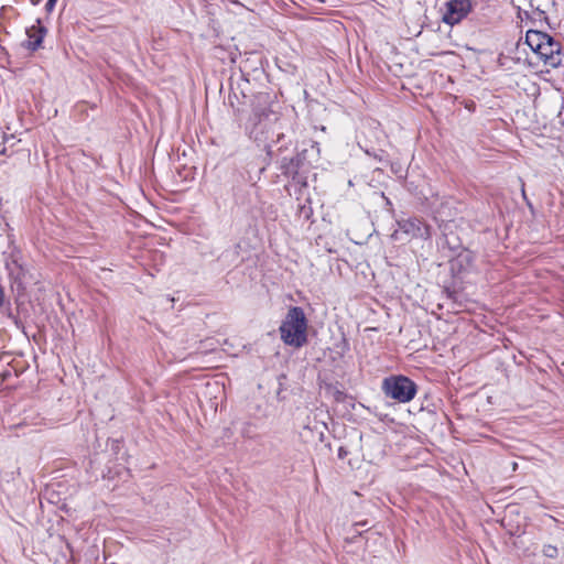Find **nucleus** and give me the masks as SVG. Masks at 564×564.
Here are the masks:
<instances>
[{
    "mask_svg": "<svg viewBox=\"0 0 564 564\" xmlns=\"http://www.w3.org/2000/svg\"><path fill=\"white\" fill-rule=\"evenodd\" d=\"M285 120L265 105L253 106L246 121L245 132L258 144L264 145L267 154L273 158L292 145V138L283 131Z\"/></svg>",
    "mask_w": 564,
    "mask_h": 564,
    "instance_id": "f257e3e1",
    "label": "nucleus"
},
{
    "mask_svg": "<svg viewBox=\"0 0 564 564\" xmlns=\"http://www.w3.org/2000/svg\"><path fill=\"white\" fill-rule=\"evenodd\" d=\"M525 43L545 66L557 68L563 65L564 48L558 41L546 32L528 30L525 33Z\"/></svg>",
    "mask_w": 564,
    "mask_h": 564,
    "instance_id": "f03ea898",
    "label": "nucleus"
},
{
    "mask_svg": "<svg viewBox=\"0 0 564 564\" xmlns=\"http://www.w3.org/2000/svg\"><path fill=\"white\" fill-rule=\"evenodd\" d=\"M319 154V145L317 142H311L310 148L303 149L293 158H283L280 170L283 175L291 177L292 183L302 187L307 186V172L314 159Z\"/></svg>",
    "mask_w": 564,
    "mask_h": 564,
    "instance_id": "7ed1b4c3",
    "label": "nucleus"
},
{
    "mask_svg": "<svg viewBox=\"0 0 564 564\" xmlns=\"http://www.w3.org/2000/svg\"><path fill=\"white\" fill-rule=\"evenodd\" d=\"M282 341L295 348H301L307 343V318L300 306H291L280 327Z\"/></svg>",
    "mask_w": 564,
    "mask_h": 564,
    "instance_id": "20e7f679",
    "label": "nucleus"
},
{
    "mask_svg": "<svg viewBox=\"0 0 564 564\" xmlns=\"http://www.w3.org/2000/svg\"><path fill=\"white\" fill-rule=\"evenodd\" d=\"M381 388L386 397L400 403L410 402L417 392L416 383L403 375H392L384 378Z\"/></svg>",
    "mask_w": 564,
    "mask_h": 564,
    "instance_id": "39448f33",
    "label": "nucleus"
},
{
    "mask_svg": "<svg viewBox=\"0 0 564 564\" xmlns=\"http://www.w3.org/2000/svg\"><path fill=\"white\" fill-rule=\"evenodd\" d=\"M3 260L8 276L12 285L23 288V278L25 275V268L22 261L21 250L13 243L9 242L6 251H3Z\"/></svg>",
    "mask_w": 564,
    "mask_h": 564,
    "instance_id": "423d86ee",
    "label": "nucleus"
},
{
    "mask_svg": "<svg viewBox=\"0 0 564 564\" xmlns=\"http://www.w3.org/2000/svg\"><path fill=\"white\" fill-rule=\"evenodd\" d=\"M470 10V0H449L446 3V12L443 15V21L448 25H455L466 18Z\"/></svg>",
    "mask_w": 564,
    "mask_h": 564,
    "instance_id": "0eeeda50",
    "label": "nucleus"
},
{
    "mask_svg": "<svg viewBox=\"0 0 564 564\" xmlns=\"http://www.w3.org/2000/svg\"><path fill=\"white\" fill-rule=\"evenodd\" d=\"M397 225L400 231L410 238L430 239V226L416 217L398 219Z\"/></svg>",
    "mask_w": 564,
    "mask_h": 564,
    "instance_id": "6e6552de",
    "label": "nucleus"
},
{
    "mask_svg": "<svg viewBox=\"0 0 564 564\" xmlns=\"http://www.w3.org/2000/svg\"><path fill=\"white\" fill-rule=\"evenodd\" d=\"M47 33V29L42 24L41 19H36L35 24L26 29L28 41L23 46L31 52L37 51Z\"/></svg>",
    "mask_w": 564,
    "mask_h": 564,
    "instance_id": "1a4fd4ad",
    "label": "nucleus"
},
{
    "mask_svg": "<svg viewBox=\"0 0 564 564\" xmlns=\"http://www.w3.org/2000/svg\"><path fill=\"white\" fill-rule=\"evenodd\" d=\"M405 189L413 195L425 209L433 210L434 203L431 200V198L419 188L417 185H415L412 181H406L404 184Z\"/></svg>",
    "mask_w": 564,
    "mask_h": 564,
    "instance_id": "9d476101",
    "label": "nucleus"
},
{
    "mask_svg": "<svg viewBox=\"0 0 564 564\" xmlns=\"http://www.w3.org/2000/svg\"><path fill=\"white\" fill-rule=\"evenodd\" d=\"M542 554L547 558H556L558 556V549L553 544H544L542 546Z\"/></svg>",
    "mask_w": 564,
    "mask_h": 564,
    "instance_id": "9b49d317",
    "label": "nucleus"
},
{
    "mask_svg": "<svg viewBox=\"0 0 564 564\" xmlns=\"http://www.w3.org/2000/svg\"><path fill=\"white\" fill-rule=\"evenodd\" d=\"M56 2H57V0H47L45 3V10L47 12H52L53 9L55 8Z\"/></svg>",
    "mask_w": 564,
    "mask_h": 564,
    "instance_id": "f8f14e48",
    "label": "nucleus"
},
{
    "mask_svg": "<svg viewBox=\"0 0 564 564\" xmlns=\"http://www.w3.org/2000/svg\"><path fill=\"white\" fill-rule=\"evenodd\" d=\"M347 454H348V451L344 446H340L338 448L337 456H338L339 459L345 458L347 456Z\"/></svg>",
    "mask_w": 564,
    "mask_h": 564,
    "instance_id": "ddd939ff",
    "label": "nucleus"
},
{
    "mask_svg": "<svg viewBox=\"0 0 564 564\" xmlns=\"http://www.w3.org/2000/svg\"><path fill=\"white\" fill-rule=\"evenodd\" d=\"M311 213H312L311 207H306L305 205H303L301 207V214L304 215L305 218H308Z\"/></svg>",
    "mask_w": 564,
    "mask_h": 564,
    "instance_id": "4468645a",
    "label": "nucleus"
},
{
    "mask_svg": "<svg viewBox=\"0 0 564 564\" xmlns=\"http://www.w3.org/2000/svg\"><path fill=\"white\" fill-rule=\"evenodd\" d=\"M367 154L373 155V158L380 162H383V151H380V153H373L371 154L368 150L366 151Z\"/></svg>",
    "mask_w": 564,
    "mask_h": 564,
    "instance_id": "2eb2a0df",
    "label": "nucleus"
},
{
    "mask_svg": "<svg viewBox=\"0 0 564 564\" xmlns=\"http://www.w3.org/2000/svg\"><path fill=\"white\" fill-rule=\"evenodd\" d=\"M545 517L549 518L550 520H552L556 527H560V524L562 523L557 518H555L552 514H546Z\"/></svg>",
    "mask_w": 564,
    "mask_h": 564,
    "instance_id": "dca6fc26",
    "label": "nucleus"
},
{
    "mask_svg": "<svg viewBox=\"0 0 564 564\" xmlns=\"http://www.w3.org/2000/svg\"><path fill=\"white\" fill-rule=\"evenodd\" d=\"M447 294H448V297H451L454 301H456V297L454 296L455 292L447 291Z\"/></svg>",
    "mask_w": 564,
    "mask_h": 564,
    "instance_id": "f3484780",
    "label": "nucleus"
},
{
    "mask_svg": "<svg viewBox=\"0 0 564 564\" xmlns=\"http://www.w3.org/2000/svg\"><path fill=\"white\" fill-rule=\"evenodd\" d=\"M386 205H387L388 207H390V208L392 207V203H391V200H390L389 198H387V197H386Z\"/></svg>",
    "mask_w": 564,
    "mask_h": 564,
    "instance_id": "a211bd4d",
    "label": "nucleus"
},
{
    "mask_svg": "<svg viewBox=\"0 0 564 564\" xmlns=\"http://www.w3.org/2000/svg\"><path fill=\"white\" fill-rule=\"evenodd\" d=\"M30 2H31L33 6H37V4L41 2V0H30Z\"/></svg>",
    "mask_w": 564,
    "mask_h": 564,
    "instance_id": "6ab92c4d",
    "label": "nucleus"
},
{
    "mask_svg": "<svg viewBox=\"0 0 564 564\" xmlns=\"http://www.w3.org/2000/svg\"><path fill=\"white\" fill-rule=\"evenodd\" d=\"M392 238L398 239V230L394 231V234L392 235Z\"/></svg>",
    "mask_w": 564,
    "mask_h": 564,
    "instance_id": "aec40b11",
    "label": "nucleus"
}]
</instances>
